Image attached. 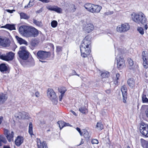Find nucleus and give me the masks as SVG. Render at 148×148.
<instances>
[{
    "label": "nucleus",
    "instance_id": "f257e3e1",
    "mask_svg": "<svg viewBox=\"0 0 148 148\" xmlns=\"http://www.w3.org/2000/svg\"><path fill=\"white\" fill-rule=\"evenodd\" d=\"M91 38L89 35L86 36L83 40L80 46L81 56L84 58L87 57L90 53Z\"/></svg>",
    "mask_w": 148,
    "mask_h": 148
},
{
    "label": "nucleus",
    "instance_id": "f03ea898",
    "mask_svg": "<svg viewBox=\"0 0 148 148\" xmlns=\"http://www.w3.org/2000/svg\"><path fill=\"white\" fill-rule=\"evenodd\" d=\"M132 18L135 22L138 24L144 25V29L146 30L148 29L147 24V19L144 14L142 12L138 13L133 12L132 14Z\"/></svg>",
    "mask_w": 148,
    "mask_h": 148
},
{
    "label": "nucleus",
    "instance_id": "7ed1b4c3",
    "mask_svg": "<svg viewBox=\"0 0 148 148\" xmlns=\"http://www.w3.org/2000/svg\"><path fill=\"white\" fill-rule=\"evenodd\" d=\"M39 61L42 63L47 62L45 60L49 57L51 54L50 52L43 50H39L37 53L36 51L33 52Z\"/></svg>",
    "mask_w": 148,
    "mask_h": 148
},
{
    "label": "nucleus",
    "instance_id": "20e7f679",
    "mask_svg": "<svg viewBox=\"0 0 148 148\" xmlns=\"http://www.w3.org/2000/svg\"><path fill=\"white\" fill-rule=\"evenodd\" d=\"M26 48L25 46L21 47L20 50L18 52L19 57L23 60H27L29 58V53L26 50Z\"/></svg>",
    "mask_w": 148,
    "mask_h": 148
},
{
    "label": "nucleus",
    "instance_id": "39448f33",
    "mask_svg": "<svg viewBox=\"0 0 148 148\" xmlns=\"http://www.w3.org/2000/svg\"><path fill=\"white\" fill-rule=\"evenodd\" d=\"M14 55L12 51L6 53V54L0 53V59L6 61H11L13 60Z\"/></svg>",
    "mask_w": 148,
    "mask_h": 148
},
{
    "label": "nucleus",
    "instance_id": "423d86ee",
    "mask_svg": "<svg viewBox=\"0 0 148 148\" xmlns=\"http://www.w3.org/2000/svg\"><path fill=\"white\" fill-rule=\"evenodd\" d=\"M140 133L145 137H148V125L142 122L140 125Z\"/></svg>",
    "mask_w": 148,
    "mask_h": 148
},
{
    "label": "nucleus",
    "instance_id": "0eeeda50",
    "mask_svg": "<svg viewBox=\"0 0 148 148\" xmlns=\"http://www.w3.org/2000/svg\"><path fill=\"white\" fill-rule=\"evenodd\" d=\"M30 26L27 25L21 26L19 28V32L27 37H29Z\"/></svg>",
    "mask_w": 148,
    "mask_h": 148
},
{
    "label": "nucleus",
    "instance_id": "6e6552de",
    "mask_svg": "<svg viewBox=\"0 0 148 148\" xmlns=\"http://www.w3.org/2000/svg\"><path fill=\"white\" fill-rule=\"evenodd\" d=\"M47 96L52 101H54L57 103V98L56 93L51 88H49L47 90Z\"/></svg>",
    "mask_w": 148,
    "mask_h": 148
},
{
    "label": "nucleus",
    "instance_id": "1a4fd4ad",
    "mask_svg": "<svg viewBox=\"0 0 148 148\" xmlns=\"http://www.w3.org/2000/svg\"><path fill=\"white\" fill-rule=\"evenodd\" d=\"M130 29V26L128 23H125L122 24L121 26H118L116 29L118 32H127Z\"/></svg>",
    "mask_w": 148,
    "mask_h": 148
},
{
    "label": "nucleus",
    "instance_id": "9d476101",
    "mask_svg": "<svg viewBox=\"0 0 148 148\" xmlns=\"http://www.w3.org/2000/svg\"><path fill=\"white\" fill-rule=\"evenodd\" d=\"M143 65L145 69L148 68V53L145 51H143L142 53Z\"/></svg>",
    "mask_w": 148,
    "mask_h": 148
},
{
    "label": "nucleus",
    "instance_id": "9b49d317",
    "mask_svg": "<svg viewBox=\"0 0 148 148\" xmlns=\"http://www.w3.org/2000/svg\"><path fill=\"white\" fill-rule=\"evenodd\" d=\"M117 68L119 70L122 69L125 65V61L123 58L117 56L116 58Z\"/></svg>",
    "mask_w": 148,
    "mask_h": 148
},
{
    "label": "nucleus",
    "instance_id": "f8f14e48",
    "mask_svg": "<svg viewBox=\"0 0 148 148\" xmlns=\"http://www.w3.org/2000/svg\"><path fill=\"white\" fill-rule=\"evenodd\" d=\"M4 134L5 136L9 142L14 140V134L13 132L12 131L10 132L8 130L4 129H3Z\"/></svg>",
    "mask_w": 148,
    "mask_h": 148
},
{
    "label": "nucleus",
    "instance_id": "ddd939ff",
    "mask_svg": "<svg viewBox=\"0 0 148 148\" xmlns=\"http://www.w3.org/2000/svg\"><path fill=\"white\" fill-rule=\"evenodd\" d=\"M121 90L123 96V102L124 103H126L127 95V88L126 86L125 85L122 86H121Z\"/></svg>",
    "mask_w": 148,
    "mask_h": 148
},
{
    "label": "nucleus",
    "instance_id": "4468645a",
    "mask_svg": "<svg viewBox=\"0 0 148 148\" xmlns=\"http://www.w3.org/2000/svg\"><path fill=\"white\" fill-rule=\"evenodd\" d=\"M94 28V26L92 24L90 23H86L84 25L83 29L86 32L90 33L93 30Z\"/></svg>",
    "mask_w": 148,
    "mask_h": 148
},
{
    "label": "nucleus",
    "instance_id": "2eb2a0df",
    "mask_svg": "<svg viewBox=\"0 0 148 148\" xmlns=\"http://www.w3.org/2000/svg\"><path fill=\"white\" fill-rule=\"evenodd\" d=\"M39 34L38 30L30 26L29 37H36Z\"/></svg>",
    "mask_w": 148,
    "mask_h": 148
},
{
    "label": "nucleus",
    "instance_id": "dca6fc26",
    "mask_svg": "<svg viewBox=\"0 0 148 148\" xmlns=\"http://www.w3.org/2000/svg\"><path fill=\"white\" fill-rule=\"evenodd\" d=\"M47 8L49 10L54 11L59 14L62 13V9L57 6H48L47 7Z\"/></svg>",
    "mask_w": 148,
    "mask_h": 148
},
{
    "label": "nucleus",
    "instance_id": "f3484780",
    "mask_svg": "<svg viewBox=\"0 0 148 148\" xmlns=\"http://www.w3.org/2000/svg\"><path fill=\"white\" fill-rule=\"evenodd\" d=\"M36 142L38 148H48L45 141H43L42 142L40 138H37Z\"/></svg>",
    "mask_w": 148,
    "mask_h": 148
},
{
    "label": "nucleus",
    "instance_id": "a211bd4d",
    "mask_svg": "<svg viewBox=\"0 0 148 148\" xmlns=\"http://www.w3.org/2000/svg\"><path fill=\"white\" fill-rule=\"evenodd\" d=\"M10 41L8 38H0V45L6 47L10 45Z\"/></svg>",
    "mask_w": 148,
    "mask_h": 148
},
{
    "label": "nucleus",
    "instance_id": "6ab92c4d",
    "mask_svg": "<svg viewBox=\"0 0 148 148\" xmlns=\"http://www.w3.org/2000/svg\"><path fill=\"white\" fill-rule=\"evenodd\" d=\"M91 13L97 14L99 13L102 9V7L99 5L93 4Z\"/></svg>",
    "mask_w": 148,
    "mask_h": 148
},
{
    "label": "nucleus",
    "instance_id": "aec40b11",
    "mask_svg": "<svg viewBox=\"0 0 148 148\" xmlns=\"http://www.w3.org/2000/svg\"><path fill=\"white\" fill-rule=\"evenodd\" d=\"M135 79L133 78H129L127 81V84L129 87L132 88H133L135 86Z\"/></svg>",
    "mask_w": 148,
    "mask_h": 148
},
{
    "label": "nucleus",
    "instance_id": "412c9836",
    "mask_svg": "<svg viewBox=\"0 0 148 148\" xmlns=\"http://www.w3.org/2000/svg\"><path fill=\"white\" fill-rule=\"evenodd\" d=\"M24 138L23 137L18 136L15 140V143L17 146H20L23 142Z\"/></svg>",
    "mask_w": 148,
    "mask_h": 148
},
{
    "label": "nucleus",
    "instance_id": "4be33fe9",
    "mask_svg": "<svg viewBox=\"0 0 148 148\" xmlns=\"http://www.w3.org/2000/svg\"><path fill=\"white\" fill-rule=\"evenodd\" d=\"M82 136H83L86 140H88L90 138V135L86 129H82Z\"/></svg>",
    "mask_w": 148,
    "mask_h": 148
},
{
    "label": "nucleus",
    "instance_id": "5701e85b",
    "mask_svg": "<svg viewBox=\"0 0 148 148\" xmlns=\"http://www.w3.org/2000/svg\"><path fill=\"white\" fill-rule=\"evenodd\" d=\"M8 96L3 93H0V104L4 103L8 99Z\"/></svg>",
    "mask_w": 148,
    "mask_h": 148
},
{
    "label": "nucleus",
    "instance_id": "b1692460",
    "mask_svg": "<svg viewBox=\"0 0 148 148\" xmlns=\"http://www.w3.org/2000/svg\"><path fill=\"white\" fill-rule=\"evenodd\" d=\"M88 107L85 106H82L79 108V111L83 114H86L88 113Z\"/></svg>",
    "mask_w": 148,
    "mask_h": 148
},
{
    "label": "nucleus",
    "instance_id": "393cba45",
    "mask_svg": "<svg viewBox=\"0 0 148 148\" xmlns=\"http://www.w3.org/2000/svg\"><path fill=\"white\" fill-rule=\"evenodd\" d=\"M39 43V40L36 38L32 39L30 42V45L33 49L37 46Z\"/></svg>",
    "mask_w": 148,
    "mask_h": 148
},
{
    "label": "nucleus",
    "instance_id": "a878e982",
    "mask_svg": "<svg viewBox=\"0 0 148 148\" xmlns=\"http://www.w3.org/2000/svg\"><path fill=\"white\" fill-rule=\"evenodd\" d=\"M8 71V67L5 63L0 64V71L3 73H5Z\"/></svg>",
    "mask_w": 148,
    "mask_h": 148
},
{
    "label": "nucleus",
    "instance_id": "bb28decb",
    "mask_svg": "<svg viewBox=\"0 0 148 148\" xmlns=\"http://www.w3.org/2000/svg\"><path fill=\"white\" fill-rule=\"evenodd\" d=\"M93 4L90 3H86L84 5V6L88 11L91 12Z\"/></svg>",
    "mask_w": 148,
    "mask_h": 148
},
{
    "label": "nucleus",
    "instance_id": "cd10ccee",
    "mask_svg": "<svg viewBox=\"0 0 148 148\" xmlns=\"http://www.w3.org/2000/svg\"><path fill=\"white\" fill-rule=\"evenodd\" d=\"M2 28H5L10 30L15 29V27L14 25L7 24L1 27Z\"/></svg>",
    "mask_w": 148,
    "mask_h": 148
},
{
    "label": "nucleus",
    "instance_id": "c85d7f7f",
    "mask_svg": "<svg viewBox=\"0 0 148 148\" xmlns=\"http://www.w3.org/2000/svg\"><path fill=\"white\" fill-rule=\"evenodd\" d=\"M15 38L17 40L18 42L20 45L22 44H24L26 45H27V42L26 40L23 39L22 38H20L17 36H15Z\"/></svg>",
    "mask_w": 148,
    "mask_h": 148
},
{
    "label": "nucleus",
    "instance_id": "c756f323",
    "mask_svg": "<svg viewBox=\"0 0 148 148\" xmlns=\"http://www.w3.org/2000/svg\"><path fill=\"white\" fill-rule=\"evenodd\" d=\"M57 123L59 125L60 130H61L64 127L69 126V123H66L62 121H59Z\"/></svg>",
    "mask_w": 148,
    "mask_h": 148
},
{
    "label": "nucleus",
    "instance_id": "7c9ffc66",
    "mask_svg": "<svg viewBox=\"0 0 148 148\" xmlns=\"http://www.w3.org/2000/svg\"><path fill=\"white\" fill-rule=\"evenodd\" d=\"M28 133L31 137H32L33 135H34V134L33 133V125L32 122H30L29 123Z\"/></svg>",
    "mask_w": 148,
    "mask_h": 148
},
{
    "label": "nucleus",
    "instance_id": "2f4dec72",
    "mask_svg": "<svg viewBox=\"0 0 148 148\" xmlns=\"http://www.w3.org/2000/svg\"><path fill=\"white\" fill-rule=\"evenodd\" d=\"M140 140L142 146L143 147L145 146L146 148H148V141L143 138H141Z\"/></svg>",
    "mask_w": 148,
    "mask_h": 148
},
{
    "label": "nucleus",
    "instance_id": "473e14b6",
    "mask_svg": "<svg viewBox=\"0 0 148 148\" xmlns=\"http://www.w3.org/2000/svg\"><path fill=\"white\" fill-rule=\"evenodd\" d=\"M101 76L102 78L108 77L109 76V73L107 71L105 72H102L101 73Z\"/></svg>",
    "mask_w": 148,
    "mask_h": 148
},
{
    "label": "nucleus",
    "instance_id": "72a5a7b5",
    "mask_svg": "<svg viewBox=\"0 0 148 148\" xmlns=\"http://www.w3.org/2000/svg\"><path fill=\"white\" fill-rule=\"evenodd\" d=\"M7 142V141L5 138L2 136H0V146H2V143L4 144H6Z\"/></svg>",
    "mask_w": 148,
    "mask_h": 148
},
{
    "label": "nucleus",
    "instance_id": "f704fd0d",
    "mask_svg": "<svg viewBox=\"0 0 148 148\" xmlns=\"http://www.w3.org/2000/svg\"><path fill=\"white\" fill-rule=\"evenodd\" d=\"M142 99L143 103H148V99L146 95L143 94L142 96Z\"/></svg>",
    "mask_w": 148,
    "mask_h": 148
},
{
    "label": "nucleus",
    "instance_id": "c9c22d12",
    "mask_svg": "<svg viewBox=\"0 0 148 148\" xmlns=\"http://www.w3.org/2000/svg\"><path fill=\"white\" fill-rule=\"evenodd\" d=\"M20 16L21 18L27 19L29 18V17L26 14L23 12L21 13H20Z\"/></svg>",
    "mask_w": 148,
    "mask_h": 148
},
{
    "label": "nucleus",
    "instance_id": "e433bc0d",
    "mask_svg": "<svg viewBox=\"0 0 148 148\" xmlns=\"http://www.w3.org/2000/svg\"><path fill=\"white\" fill-rule=\"evenodd\" d=\"M96 126L100 130H101L103 129V126L101 122H97Z\"/></svg>",
    "mask_w": 148,
    "mask_h": 148
},
{
    "label": "nucleus",
    "instance_id": "4c0bfd02",
    "mask_svg": "<svg viewBox=\"0 0 148 148\" xmlns=\"http://www.w3.org/2000/svg\"><path fill=\"white\" fill-rule=\"evenodd\" d=\"M59 91L61 94H64L66 91V88L64 87H61L58 89Z\"/></svg>",
    "mask_w": 148,
    "mask_h": 148
},
{
    "label": "nucleus",
    "instance_id": "58836bf2",
    "mask_svg": "<svg viewBox=\"0 0 148 148\" xmlns=\"http://www.w3.org/2000/svg\"><path fill=\"white\" fill-rule=\"evenodd\" d=\"M127 63L130 67L132 66L134 64L133 60L131 58H127Z\"/></svg>",
    "mask_w": 148,
    "mask_h": 148
},
{
    "label": "nucleus",
    "instance_id": "ea45409f",
    "mask_svg": "<svg viewBox=\"0 0 148 148\" xmlns=\"http://www.w3.org/2000/svg\"><path fill=\"white\" fill-rule=\"evenodd\" d=\"M137 31L142 35L144 34V30L143 28L140 27H137Z\"/></svg>",
    "mask_w": 148,
    "mask_h": 148
},
{
    "label": "nucleus",
    "instance_id": "a19ab883",
    "mask_svg": "<svg viewBox=\"0 0 148 148\" xmlns=\"http://www.w3.org/2000/svg\"><path fill=\"white\" fill-rule=\"evenodd\" d=\"M58 24L57 21L55 20L52 21L51 23V26L53 28L56 27L58 25Z\"/></svg>",
    "mask_w": 148,
    "mask_h": 148
},
{
    "label": "nucleus",
    "instance_id": "79ce46f5",
    "mask_svg": "<svg viewBox=\"0 0 148 148\" xmlns=\"http://www.w3.org/2000/svg\"><path fill=\"white\" fill-rule=\"evenodd\" d=\"M33 23L36 25L40 26L42 25V23L41 21H38L36 19H33Z\"/></svg>",
    "mask_w": 148,
    "mask_h": 148
},
{
    "label": "nucleus",
    "instance_id": "37998d69",
    "mask_svg": "<svg viewBox=\"0 0 148 148\" xmlns=\"http://www.w3.org/2000/svg\"><path fill=\"white\" fill-rule=\"evenodd\" d=\"M62 51V47L60 46L56 47V52L57 53H59L61 52Z\"/></svg>",
    "mask_w": 148,
    "mask_h": 148
},
{
    "label": "nucleus",
    "instance_id": "c03bdc74",
    "mask_svg": "<svg viewBox=\"0 0 148 148\" xmlns=\"http://www.w3.org/2000/svg\"><path fill=\"white\" fill-rule=\"evenodd\" d=\"M91 143L92 144H98L99 143L98 140L95 139H92L91 140Z\"/></svg>",
    "mask_w": 148,
    "mask_h": 148
},
{
    "label": "nucleus",
    "instance_id": "a18cd8bd",
    "mask_svg": "<svg viewBox=\"0 0 148 148\" xmlns=\"http://www.w3.org/2000/svg\"><path fill=\"white\" fill-rule=\"evenodd\" d=\"M120 75L119 73H117L116 74V80L115 82H116V83L115 84H117L118 83V80L119 79V77H120Z\"/></svg>",
    "mask_w": 148,
    "mask_h": 148
},
{
    "label": "nucleus",
    "instance_id": "49530a36",
    "mask_svg": "<svg viewBox=\"0 0 148 148\" xmlns=\"http://www.w3.org/2000/svg\"><path fill=\"white\" fill-rule=\"evenodd\" d=\"M47 45L49 46L51 48V49H52L53 51H54V47L53 45L51 43H48Z\"/></svg>",
    "mask_w": 148,
    "mask_h": 148
},
{
    "label": "nucleus",
    "instance_id": "de8ad7c7",
    "mask_svg": "<svg viewBox=\"0 0 148 148\" xmlns=\"http://www.w3.org/2000/svg\"><path fill=\"white\" fill-rule=\"evenodd\" d=\"M76 129L77 130V131L79 132L80 135L81 136H82V134L83 133L82 130V131H81V130L78 127H77L76 128Z\"/></svg>",
    "mask_w": 148,
    "mask_h": 148
},
{
    "label": "nucleus",
    "instance_id": "09e8293b",
    "mask_svg": "<svg viewBox=\"0 0 148 148\" xmlns=\"http://www.w3.org/2000/svg\"><path fill=\"white\" fill-rule=\"evenodd\" d=\"M146 106L148 107L145 110V114L147 117L148 118V106Z\"/></svg>",
    "mask_w": 148,
    "mask_h": 148
},
{
    "label": "nucleus",
    "instance_id": "8fccbe9b",
    "mask_svg": "<svg viewBox=\"0 0 148 148\" xmlns=\"http://www.w3.org/2000/svg\"><path fill=\"white\" fill-rule=\"evenodd\" d=\"M6 11L10 13H12L13 12L15 11V10H10L9 9H7L6 10Z\"/></svg>",
    "mask_w": 148,
    "mask_h": 148
},
{
    "label": "nucleus",
    "instance_id": "3c124183",
    "mask_svg": "<svg viewBox=\"0 0 148 148\" xmlns=\"http://www.w3.org/2000/svg\"><path fill=\"white\" fill-rule=\"evenodd\" d=\"M64 96V94H61L59 96V101H61L62 100L63 97Z\"/></svg>",
    "mask_w": 148,
    "mask_h": 148
},
{
    "label": "nucleus",
    "instance_id": "603ef678",
    "mask_svg": "<svg viewBox=\"0 0 148 148\" xmlns=\"http://www.w3.org/2000/svg\"><path fill=\"white\" fill-rule=\"evenodd\" d=\"M72 6L73 7V8L72 9L71 11L73 12H75L76 10V8L75 7V5L74 4H72Z\"/></svg>",
    "mask_w": 148,
    "mask_h": 148
},
{
    "label": "nucleus",
    "instance_id": "864d4df0",
    "mask_svg": "<svg viewBox=\"0 0 148 148\" xmlns=\"http://www.w3.org/2000/svg\"><path fill=\"white\" fill-rule=\"evenodd\" d=\"M30 2L29 1V3L27 4V5H25L24 7L25 8H30L31 7L30 6Z\"/></svg>",
    "mask_w": 148,
    "mask_h": 148
},
{
    "label": "nucleus",
    "instance_id": "5fc2aeb1",
    "mask_svg": "<svg viewBox=\"0 0 148 148\" xmlns=\"http://www.w3.org/2000/svg\"><path fill=\"white\" fill-rule=\"evenodd\" d=\"M35 95L36 97H38L40 95V93L38 91L36 92L35 93Z\"/></svg>",
    "mask_w": 148,
    "mask_h": 148
},
{
    "label": "nucleus",
    "instance_id": "6e6d98bb",
    "mask_svg": "<svg viewBox=\"0 0 148 148\" xmlns=\"http://www.w3.org/2000/svg\"><path fill=\"white\" fill-rule=\"evenodd\" d=\"M105 92L107 94H109L111 93V90L110 89H108L105 91Z\"/></svg>",
    "mask_w": 148,
    "mask_h": 148
},
{
    "label": "nucleus",
    "instance_id": "4d7b16f0",
    "mask_svg": "<svg viewBox=\"0 0 148 148\" xmlns=\"http://www.w3.org/2000/svg\"><path fill=\"white\" fill-rule=\"evenodd\" d=\"M3 120V117L2 116H1L0 117V125L1 123Z\"/></svg>",
    "mask_w": 148,
    "mask_h": 148
},
{
    "label": "nucleus",
    "instance_id": "13d9d810",
    "mask_svg": "<svg viewBox=\"0 0 148 148\" xmlns=\"http://www.w3.org/2000/svg\"><path fill=\"white\" fill-rule=\"evenodd\" d=\"M76 74V73L75 70H73L72 71V75H75Z\"/></svg>",
    "mask_w": 148,
    "mask_h": 148
},
{
    "label": "nucleus",
    "instance_id": "bf43d9fd",
    "mask_svg": "<svg viewBox=\"0 0 148 148\" xmlns=\"http://www.w3.org/2000/svg\"><path fill=\"white\" fill-rule=\"evenodd\" d=\"M71 112H72V113L75 116H77V115L76 114V113L74 112V111H73V110H72L71 111Z\"/></svg>",
    "mask_w": 148,
    "mask_h": 148
},
{
    "label": "nucleus",
    "instance_id": "052dcab7",
    "mask_svg": "<svg viewBox=\"0 0 148 148\" xmlns=\"http://www.w3.org/2000/svg\"><path fill=\"white\" fill-rule=\"evenodd\" d=\"M3 148H10V147L9 145L4 146H3Z\"/></svg>",
    "mask_w": 148,
    "mask_h": 148
},
{
    "label": "nucleus",
    "instance_id": "680f3d73",
    "mask_svg": "<svg viewBox=\"0 0 148 148\" xmlns=\"http://www.w3.org/2000/svg\"><path fill=\"white\" fill-rule=\"evenodd\" d=\"M42 12V11L40 10H38L36 11V12L38 13H39Z\"/></svg>",
    "mask_w": 148,
    "mask_h": 148
},
{
    "label": "nucleus",
    "instance_id": "e2e57ef3",
    "mask_svg": "<svg viewBox=\"0 0 148 148\" xmlns=\"http://www.w3.org/2000/svg\"><path fill=\"white\" fill-rule=\"evenodd\" d=\"M77 75V76H79V74H77V73H76V75Z\"/></svg>",
    "mask_w": 148,
    "mask_h": 148
},
{
    "label": "nucleus",
    "instance_id": "0e129e2a",
    "mask_svg": "<svg viewBox=\"0 0 148 148\" xmlns=\"http://www.w3.org/2000/svg\"><path fill=\"white\" fill-rule=\"evenodd\" d=\"M127 148H130L129 145L127 146Z\"/></svg>",
    "mask_w": 148,
    "mask_h": 148
},
{
    "label": "nucleus",
    "instance_id": "69168bd1",
    "mask_svg": "<svg viewBox=\"0 0 148 148\" xmlns=\"http://www.w3.org/2000/svg\"><path fill=\"white\" fill-rule=\"evenodd\" d=\"M48 131H50V130H48Z\"/></svg>",
    "mask_w": 148,
    "mask_h": 148
}]
</instances>
